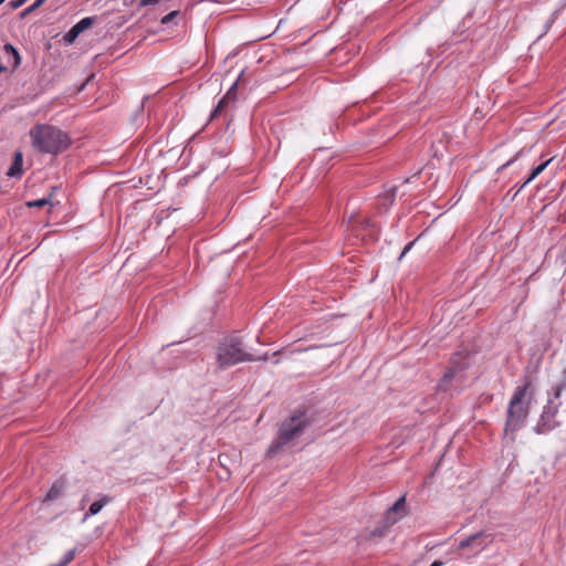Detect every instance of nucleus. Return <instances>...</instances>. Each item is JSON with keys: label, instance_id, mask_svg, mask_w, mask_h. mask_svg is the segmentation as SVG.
<instances>
[{"label": "nucleus", "instance_id": "nucleus-5", "mask_svg": "<svg viewBox=\"0 0 566 566\" xmlns=\"http://www.w3.org/2000/svg\"><path fill=\"white\" fill-rule=\"evenodd\" d=\"M469 352H458L455 353L450 361V367L443 375L442 379L439 382V390L447 391L451 388H453V381L457 382V385L463 384L465 380V376L463 375V371L469 367Z\"/></svg>", "mask_w": 566, "mask_h": 566}, {"label": "nucleus", "instance_id": "nucleus-24", "mask_svg": "<svg viewBox=\"0 0 566 566\" xmlns=\"http://www.w3.org/2000/svg\"><path fill=\"white\" fill-rule=\"evenodd\" d=\"M413 244H415V241H412V242L408 243V244L403 248L402 252L400 253L399 260H401V259H402V258H403V256H405V255L410 251V249L412 248V245H413Z\"/></svg>", "mask_w": 566, "mask_h": 566}, {"label": "nucleus", "instance_id": "nucleus-18", "mask_svg": "<svg viewBox=\"0 0 566 566\" xmlns=\"http://www.w3.org/2000/svg\"><path fill=\"white\" fill-rule=\"evenodd\" d=\"M51 198H52V195H50L48 198L28 201L25 205L29 208H42L46 205H51Z\"/></svg>", "mask_w": 566, "mask_h": 566}, {"label": "nucleus", "instance_id": "nucleus-11", "mask_svg": "<svg viewBox=\"0 0 566 566\" xmlns=\"http://www.w3.org/2000/svg\"><path fill=\"white\" fill-rule=\"evenodd\" d=\"M64 489H65V482L62 480L56 481L55 483H53V485L49 490L44 501H53V500L59 499L63 494Z\"/></svg>", "mask_w": 566, "mask_h": 566}, {"label": "nucleus", "instance_id": "nucleus-25", "mask_svg": "<svg viewBox=\"0 0 566 566\" xmlns=\"http://www.w3.org/2000/svg\"><path fill=\"white\" fill-rule=\"evenodd\" d=\"M356 227H357V221H356L355 217L352 216L348 220V229H350L352 231H355Z\"/></svg>", "mask_w": 566, "mask_h": 566}, {"label": "nucleus", "instance_id": "nucleus-26", "mask_svg": "<svg viewBox=\"0 0 566 566\" xmlns=\"http://www.w3.org/2000/svg\"><path fill=\"white\" fill-rule=\"evenodd\" d=\"M160 0H140V6L142 7H146V6H149V4H156L158 3Z\"/></svg>", "mask_w": 566, "mask_h": 566}, {"label": "nucleus", "instance_id": "nucleus-21", "mask_svg": "<svg viewBox=\"0 0 566 566\" xmlns=\"http://www.w3.org/2000/svg\"><path fill=\"white\" fill-rule=\"evenodd\" d=\"M177 14H178V11H171L170 13H168L161 18V23L168 24Z\"/></svg>", "mask_w": 566, "mask_h": 566}, {"label": "nucleus", "instance_id": "nucleus-6", "mask_svg": "<svg viewBox=\"0 0 566 566\" xmlns=\"http://www.w3.org/2000/svg\"><path fill=\"white\" fill-rule=\"evenodd\" d=\"M562 402L554 398L548 397L546 405L539 416L534 431L537 434H545L559 427L560 422L556 419Z\"/></svg>", "mask_w": 566, "mask_h": 566}, {"label": "nucleus", "instance_id": "nucleus-27", "mask_svg": "<svg viewBox=\"0 0 566 566\" xmlns=\"http://www.w3.org/2000/svg\"><path fill=\"white\" fill-rule=\"evenodd\" d=\"M514 160H515V158H514V159H511V160H509V161H506L504 165H502V166L499 168V170H503V169H505V168H506V167H509V166H510Z\"/></svg>", "mask_w": 566, "mask_h": 566}, {"label": "nucleus", "instance_id": "nucleus-23", "mask_svg": "<svg viewBox=\"0 0 566 566\" xmlns=\"http://www.w3.org/2000/svg\"><path fill=\"white\" fill-rule=\"evenodd\" d=\"M41 6H35V2L33 4H31L29 8H27L22 13H21V17L24 18L27 17L28 14H30L31 12H33L34 10H36L38 8H40Z\"/></svg>", "mask_w": 566, "mask_h": 566}, {"label": "nucleus", "instance_id": "nucleus-10", "mask_svg": "<svg viewBox=\"0 0 566 566\" xmlns=\"http://www.w3.org/2000/svg\"><path fill=\"white\" fill-rule=\"evenodd\" d=\"M3 52L9 57L12 59V69L15 70L21 64V56L19 51L10 43L3 45Z\"/></svg>", "mask_w": 566, "mask_h": 566}, {"label": "nucleus", "instance_id": "nucleus-9", "mask_svg": "<svg viewBox=\"0 0 566 566\" xmlns=\"http://www.w3.org/2000/svg\"><path fill=\"white\" fill-rule=\"evenodd\" d=\"M398 518L384 517L381 525L375 527L368 535L367 539L371 541L375 538L385 537L390 527L396 524Z\"/></svg>", "mask_w": 566, "mask_h": 566}, {"label": "nucleus", "instance_id": "nucleus-7", "mask_svg": "<svg viewBox=\"0 0 566 566\" xmlns=\"http://www.w3.org/2000/svg\"><path fill=\"white\" fill-rule=\"evenodd\" d=\"M493 541L491 534H488L483 531L474 533L467 538H463L459 542L458 549H467L470 548L474 554L480 553L486 546H489Z\"/></svg>", "mask_w": 566, "mask_h": 566}, {"label": "nucleus", "instance_id": "nucleus-8", "mask_svg": "<svg viewBox=\"0 0 566 566\" xmlns=\"http://www.w3.org/2000/svg\"><path fill=\"white\" fill-rule=\"evenodd\" d=\"M94 23V18L86 17L75 23L64 35V41L72 43L75 39Z\"/></svg>", "mask_w": 566, "mask_h": 566}, {"label": "nucleus", "instance_id": "nucleus-20", "mask_svg": "<svg viewBox=\"0 0 566 566\" xmlns=\"http://www.w3.org/2000/svg\"><path fill=\"white\" fill-rule=\"evenodd\" d=\"M238 81L233 83V85L229 88L227 94L223 96L228 101L232 102L235 99V90H237Z\"/></svg>", "mask_w": 566, "mask_h": 566}, {"label": "nucleus", "instance_id": "nucleus-14", "mask_svg": "<svg viewBox=\"0 0 566 566\" xmlns=\"http://www.w3.org/2000/svg\"><path fill=\"white\" fill-rule=\"evenodd\" d=\"M405 504H406V496L402 495L392 504V506L390 509H388V511L386 512L384 517L397 518L396 514L401 512L405 509Z\"/></svg>", "mask_w": 566, "mask_h": 566}, {"label": "nucleus", "instance_id": "nucleus-4", "mask_svg": "<svg viewBox=\"0 0 566 566\" xmlns=\"http://www.w3.org/2000/svg\"><path fill=\"white\" fill-rule=\"evenodd\" d=\"M217 359L220 367H228L242 361L266 360L268 357H255L245 349L239 336H229L219 344Z\"/></svg>", "mask_w": 566, "mask_h": 566}, {"label": "nucleus", "instance_id": "nucleus-2", "mask_svg": "<svg viewBox=\"0 0 566 566\" xmlns=\"http://www.w3.org/2000/svg\"><path fill=\"white\" fill-rule=\"evenodd\" d=\"M311 421L304 411H297L279 424L277 437L266 450L268 457H274L286 447L293 446L310 427Z\"/></svg>", "mask_w": 566, "mask_h": 566}, {"label": "nucleus", "instance_id": "nucleus-3", "mask_svg": "<svg viewBox=\"0 0 566 566\" xmlns=\"http://www.w3.org/2000/svg\"><path fill=\"white\" fill-rule=\"evenodd\" d=\"M32 146L41 153L57 155L64 151L70 145V138L60 128L38 124L30 130Z\"/></svg>", "mask_w": 566, "mask_h": 566}, {"label": "nucleus", "instance_id": "nucleus-12", "mask_svg": "<svg viewBox=\"0 0 566 566\" xmlns=\"http://www.w3.org/2000/svg\"><path fill=\"white\" fill-rule=\"evenodd\" d=\"M22 154L20 151L15 153L13 163L9 168L7 175L9 177H19L22 174Z\"/></svg>", "mask_w": 566, "mask_h": 566}, {"label": "nucleus", "instance_id": "nucleus-28", "mask_svg": "<svg viewBox=\"0 0 566 566\" xmlns=\"http://www.w3.org/2000/svg\"><path fill=\"white\" fill-rule=\"evenodd\" d=\"M371 226H373V224H371L370 220L366 219V220L364 221V228H369V227H371Z\"/></svg>", "mask_w": 566, "mask_h": 566}, {"label": "nucleus", "instance_id": "nucleus-17", "mask_svg": "<svg viewBox=\"0 0 566 566\" xmlns=\"http://www.w3.org/2000/svg\"><path fill=\"white\" fill-rule=\"evenodd\" d=\"M230 101H228L226 97H222L217 106L214 107L213 112L211 113V116H210V119H214L217 118L222 112L223 109L228 106Z\"/></svg>", "mask_w": 566, "mask_h": 566}, {"label": "nucleus", "instance_id": "nucleus-29", "mask_svg": "<svg viewBox=\"0 0 566 566\" xmlns=\"http://www.w3.org/2000/svg\"><path fill=\"white\" fill-rule=\"evenodd\" d=\"M443 563L440 560H434L430 566H442Z\"/></svg>", "mask_w": 566, "mask_h": 566}, {"label": "nucleus", "instance_id": "nucleus-1", "mask_svg": "<svg viewBox=\"0 0 566 566\" xmlns=\"http://www.w3.org/2000/svg\"><path fill=\"white\" fill-rule=\"evenodd\" d=\"M534 397L535 388L530 378H526L524 384L514 390L507 405L504 426L505 436H510L512 440L515 439V433L524 427Z\"/></svg>", "mask_w": 566, "mask_h": 566}, {"label": "nucleus", "instance_id": "nucleus-22", "mask_svg": "<svg viewBox=\"0 0 566 566\" xmlns=\"http://www.w3.org/2000/svg\"><path fill=\"white\" fill-rule=\"evenodd\" d=\"M28 0H12L9 2V6L12 10H15L22 7Z\"/></svg>", "mask_w": 566, "mask_h": 566}, {"label": "nucleus", "instance_id": "nucleus-13", "mask_svg": "<svg viewBox=\"0 0 566 566\" xmlns=\"http://www.w3.org/2000/svg\"><path fill=\"white\" fill-rule=\"evenodd\" d=\"M564 390H566V368L563 371V379L552 387L548 391V397L559 400Z\"/></svg>", "mask_w": 566, "mask_h": 566}, {"label": "nucleus", "instance_id": "nucleus-15", "mask_svg": "<svg viewBox=\"0 0 566 566\" xmlns=\"http://www.w3.org/2000/svg\"><path fill=\"white\" fill-rule=\"evenodd\" d=\"M108 501H109L108 497H103L98 501L93 502L88 509V514L90 515L97 514L104 507V505L108 503Z\"/></svg>", "mask_w": 566, "mask_h": 566}, {"label": "nucleus", "instance_id": "nucleus-16", "mask_svg": "<svg viewBox=\"0 0 566 566\" xmlns=\"http://www.w3.org/2000/svg\"><path fill=\"white\" fill-rule=\"evenodd\" d=\"M552 161V158L546 160L545 163L538 165L537 167L533 168L530 177L527 178V180L525 181V185L531 182L533 179H535L539 174H542L545 168L551 164Z\"/></svg>", "mask_w": 566, "mask_h": 566}, {"label": "nucleus", "instance_id": "nucleus-30", "mask_svg": "<svg viewBox=\"0 0 566 566\" xmlns=\"http://www.w3.org/2000/svg\"><path fill=\"white\" fill-rule=\"evenodd\" d=\"M46 0H35V6H42Z\"/></svg>", "mask_w": 566, "mask_h": 566}, {"label": "nucleus", "instance_id": "nucleus-19", "mask_svg": "<svg viewBox=\"0 0 566 566\" xmlns=\"http://www.w3.org/2000/svg\"><path fill=\"white\" fill-rule=\"evenodd\" d=\"M75 557V552L74 551H69L65 553V555L63 556L62 560H61V566H66L67 564H70Z\"/></svg>", "mask_w": 566, "mask_h": 566}, {"label": "nucleus", "instance_id": "nucleus-31", "mask_svg": "<svg viewBox=\"0 0 566 566\" xmlns=\"http://www.w3.org/2000/svg\"><path fill=\"white\" fill-rule=\"evenodd\" d=\"M2 3H3V0H0V4H2Z\"/></svg>", "mask_w": 566, "mask_h": 566}]
</instances>
